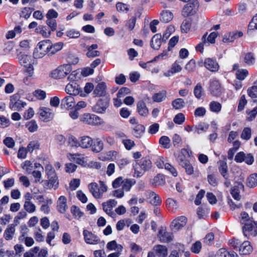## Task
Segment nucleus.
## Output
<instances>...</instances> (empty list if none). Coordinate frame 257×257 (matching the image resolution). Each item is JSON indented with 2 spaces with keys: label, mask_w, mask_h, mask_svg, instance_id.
<instances>
[{
  "label": "nucleus",
  "mask_w": 257,
  "mask_h": 257,
  "mask_svg": "<svg viewBox=\"0 0 257 257\" xmlns=\"http://www.w3.org/2000/svg\"><path fill=\"white\" fill-rule=\"evenodd\" d=\"M99 186L95 182L90 183L88 190L95 199H100L103 197V193L107 192V187L103 181L99 182Z\"/></svg>",
  "instance_id": "1"
},
{
  "label": "nucleus",
  "mask_w": 257,
  "mask_h": 257,
  "mask_svg": "<svg viewBox=\"0 0 257 257\" xmlns=\"http://www.w3.org/2000/svg\"><path fill=\"white\" fill-rule=\"evenodd\" d=\"M152 167V163L150 159L143 158L139 162H136L134 165L135 174L138 177L142 176L145 172L149 170Z\"/></svg>",
  "instance_id": "2"
},
{
  "label": "nucleus",
  "mask_w": 257,
  "mask_h": 257,
  "mask_svg": "<svg viewBox=\"0 0 257 257\" xmlns=\"http://www.w3.org/2000/svg\"><path fill=\"white\" fill-rule=\"evenodd\" d=\"M20 64L26 69L29 77H33L34 74L33 65L35 62L34 58L31 55L21 54L19 57Z\"/></svg>",
  "instance_id": "3"
},
{
  "label": "nucleus",
  "mask_w": 257,
  "mask_h": 257,
  "mask_svg": "<svg viewBox=\"0 0 257 257\" xmlns=\"http://www.w3.org/2000/svg\"><path fill=\"white\" fill-rule=\"evenodd\" d=\"M72 70V68L70 64L62 65L52 71L51 77L56 79H62L69 74Z\"/></svg>",
  "instance_id": "4"
},
{
  "label": "nucleus",
  "mask_w": 257,
  "mask_h": 257,
  "mask_svg": "<svg viewBox=\"0 0 257 257\" xmlns=\"http://www.w3.org/2000/svg\"><path fill=\"white\" fill-rule=\"evenodd\" d=\"M49 47H50V41L47 40L40 42L34 52V56L37 58H42L47 53L49 54Z\"/></svg>",
  "instance_id": "5"
},
{
  "label": "nucleus",
  "mask_w": 257,
  "mask_h": 257,
  "mask_svg": "<svg viewBox=\"0 0 257 257\" xmlns=\"http://www.w3.org/2000/svg\"><path fill=\"white\" fill-rule=\"evenodd\" d=\"M80 120L86 124L90 125H98L102 123V119L99 116L90 113L84 114L81 118Z\"/></svg>",
  "instance_id": "6"
},
{
  "label": "nucleus",
  "mask_w": 257,
  "mask_h": 257,
  "mask_svg": "<svg viewBox=\"0 0 257 257\" xmlns=\"http://www.w3.org/2000/svg\"><path fill=\"white\" fill-rule=\"evenodd\" d=\"M26 105V103L20 99V96L15 94L11 96L9 107L14 110H20Z\"/></svg>",
  "instance_id": "7"
},
{
  "label": "nucleus",
  "mask_w": 257,
  "mask_h": 257,
  "mask_svg": "<svg viewBox=\"0 0 257 257\" xmlns=\"http://www.w3.org/2000/svg\"><path fill=\"white\" fill-rule=\"evenodd\" d=\"M83 235L84 240L87 244L95 245L100 242V240L98 236L86 229L83 230Z\"/></svg>",
  "instance_id": "8"
},
{
  "label": "nucleus",
  "mask_w": 257,
  "mask_h": 257,
  "mask_svg": "<svg viewBox=\"0 0 257 257\" xmlns=\"http://www.w3.org/2000/svg\"><path fill=\"white\" fill-rule=\"evenodd\" d=\"M117 202L114 199H109L102 204L103 211L109 216L114 217L115 215L113 208L117 205Z\"/></svg>",
  "instance_id": "9"
},
{
  "label": "nucleus",
  "mask_w": 257,
  "mask_h": 257,
  "mask_svg": "<svg viewBox=\"0 0 257 257\" xmlns=\"http://www.w3.org/2000/svg\"><path fill=\"white\" fill-rule=\"evenodd\" d=\"M41 119L44 122H48L52 120L54 116V113L52 109L48 107H43L39 111Z\"/></svg>",
  "instance_id": "10"
},
{
  "label": "nucleus",
  "mask_w": 257,
  "mask_h": 257,
  "mask_svg": "<svg viewBox=\"0 0 257 257\" xmlns=\"http://www.w3.org/2000/svg\"><path fill=\"white\" fill-rule=\"evenodd\" d=\"M199 7V3L197 1H193L192 3L187 4L182 11L184 16L194 14Z\"/></svg>",
  "instance_id": "11"
},
{
  "label": "nucleus",
  "mask_w": 257,
  "mask_h": 257,
  "mask_svg": "<svg viewBox=\"0 0 257 257\" xmlns=\"http://www.w3.org/2000/svg\"><path fill=\"white\" fill-rule=\"evenodd\" d=\"M65 91L70 95H77L82 92L81 87L75 82L68 83L65 87Z\"/></svg>",
  "instance_id": "12"
},
{
  "label": "nucleus",
  "mask_w": 257,
  "mask_h": 257,
  "mask_svg": "<svg viewBox=\"0 0 257 257\" xmlns=\"http://www.w3.org/2000/svg\"><path fill=\"white\" fill-rule=\"evenodd\" d=\"M209 91L212 95L219 96L222 93V88L218 81L212 80L210 81Z\"/></svg>",
  "instance_id": "13"
},
{
  "label": "nucleus",
  "mask_w": 257,
  "mask_h": 257,
  "mask_svg": "<svg viewBox=\"0 0 257 257\" xmlns=\"http://www.w3.org/2000/svg\"><path fill=\"white\" fill-rule=\"evenodd\" d=\"M56 209L61 213H64L68 209L67 199L64 196H60L57 201Z\"/></svg>",
  "instance_id": "14"
},
{
  "label": "nucleus",
  "mask_w": 257,
  "mask_h": 257,
  "mask_svg": "<svg viewBox=\"0 0 257 257\" xmlns=\"http://www.w3.org/2000/svg\"><path fill=\"white\" fill-rule=\"evenodd\" d=\"M17 224H9L4 231L3 237L6 240H12L16 232Z\"/></svg>",
  "instance_id": "15"
},
{
  "label": "nucleus",
  "mask_w": 257,
  "mask_h": 257,
  "mask_svg": "<svg viewBox=\"0 0 257 257\" xmlns=\"http://www.w3.org/2000/svg\"><path fill=\"white\" fill-rule=\"evenodd\" d=\"M48 180H44L42 181L43 183L44 187L47 189H50L54 188L56 189L58 187V181L57 176L53 177L48 178Z\"/></svg>",
  "instance_id": "16"
},
{
  "label": "nucleus",
  "mask_w": 257,
  "mask_h": 257,
  "mask_svg": "<svg viewBox=\"0 0 257 257\" xmlns=\"http://www.w3.org/2000/svg\"><path fill=\"white\" fill-rule=\"evenodd\" d=\"M187 223V218L186 217L182 216L174 220L172 222L171 227L174 230H178L186 225Z\"/></svg>",
  "instance_id": "17"
},
{
  "label": "nucleus",
  "mask_w": 257,
  "mask_h": 257,
  "mask_svg": "<svg viewBox=\"0 0 257 257\" xmlns=\"http://www.w3.org/2000/svg\"><path fill=\"white\" fill-rule=\"evenodd\" d=\"M204 66L212 72H216L219 69V65L215 60L211 58H206L204 62Z\"/></svg>",
  "instance_id": "18"
},
{
  "label": "nucleus",
  "mask_w": 257,
  "mask_h": 257,
  "mask_svg": "<svg viewBox=\"0 0 257 257\" xmlns=\"http://www.w3.org/2000/svg\"><path fill=\"white\" fill-rule=\"evenodd\" d=\"M108 106V101L107 99H100L94 106L93 109L96 112L103 113Z\"/></svg>",
  "instance_id": "19"
},
{
  "label": "nucleus",
  "mask_w": 257,
  "mask_h": 257,
  "mask_svg": "<svg viewBox=\"0 0 257 257\" xmlns=\"http://www.w3.org/2000/svg\"><path fill=\"white\" fill-rule=\"evenodd\" d=\"M157 257H167L168 255V248L163 245L158 244L155 245L153 248Z\"/></svg>",
  "instance_id": "20"
},
{
  "label": "nucleus",
  "mask_w": 257,
  "mask_h": 257,
  "mask_svg": "<svg viewBox=\"0 0 257 257\" xmlns=\"http://www.w3.org/2000/svg\"><path fill=\"white\" fill-rule=\"evenodd\" d=\"M61 105L66 109H70L75 106L74 98L72 95L65 97L61 101Z\"/></svg>",
  "instance_id": "21"
},
{
  "label": "nucleus",
  "mask_w": 257,
  "mask_h": 257,
  "mask_svg": "<svg viewBox=\"0 0 257 257\" xmlns=\"http://www.w3.org/2000/svg\"><path fill=\"white\" fill-rule=\"evenodd\" d=\"M146 196L152 204L156 206L161 204V200L160 197L154 192L149 190L146 192Z\"/></svg>",
  "instance_id": "22"
},
{
  "label": "nucleus",
  "mask_w": 257,
  "mask_h": 257,
  "mask_svg": "<svg viewBox=\"0 0 257 257\" xmlns=\"http://www.w3.org/2000/svg\"><path fill=\"white\" fill-rule=\"evenodd\" d=\"M93 143V140L89 136H83L79 139V147L83 149L90 148Z\"/></svg>",
  "instance_id": "23"
},
{
  "label": "nucleus",
  "mask_w": 257,
  "mask_h": 257,
  "mask_svg": "<svg viewBox=\"0 0 257 257\" xmlns=\"http://www.w3.org/2000/svg\"><path fill=\"white\" fill-rule=\"evenodd\" d=\"M182 67L179 64V63L177 62H175L172 64L171 68L170 70L164 73V76L166 77H170L175 73L180 72L182 70Z\"/></svg>",
  "instance_id": "24"
},
{
  "label": "nucleus",
  "mask_w": 257,
  "mask_h": 257,
  "mask_svg": "<svg viewBox=\"0 0 257 257\" xmlns=\"http://www.w3.org/2000/svg\"><path fill=\"white\" fill-rule=\"evenodd\" d=\"M158 236L161 241L163 242H169L171 241L173 238L172 233L166 231L164 228L160 229Z\"/></svg>",
  "instance_id": "25"
},
{
  "label": "nucleus",
  "mask_w": 257,
  "mask_h": 257,
  "mask_svg": "<svg viewBox=\"0 0 257 257\" xmlns=\"http://www.w3.org/2000/svg\"><path fill=\"white\" fill-rule=\"evenodd\" d=\"M240 254L246 255L249 254L252 250V247L248 241H244L238 249Z\"/></svg>",
  "instance_id": "26"
},
{
  "label": "nucleus",
  "mask_w": 257,
  "mask_h": 257,
  "mask_svg": "<svg viewBox=\"0 0 257 257\" xmlns=\"http://www.w3.org/2000/svg\"><path fill=\"white\" fill-rule=\"evenodd\" d=\"M106 86L104 82H101L98 83L93 91V94L95 96H102L106 93Z\"/></svg>",
  "instance_id": "27"
},
{
  "label": "nucleus",
  "mask_w": 257,
  "mask_h": 257,
  "mask_svg": "<svg viewBox=\"0 0 257 257\" xmlns=\"http://www.w3.org/2000/svg\"><path fill=\"white\" fill-rule=\"evenodd\" d=\"M162 44V36L160 34L155 35L152 38L151 46L155 50H158Z\"/></svg>",
  "instance_id": "28"
},
{
  "label": "nucleus",
  "mask_w": 257,
  "mask_h": 257,
  "mask_svg": "<svg viewBox=\"0 0 257 257\" xmlns=\"http://www.w3.org/2000/svg\"><path fill=\"white\" fill-rule=\"evenodd\" d=\"M189 152H191L189 151V150H187L186 149H182L181 154L178 155L177 158V161L180 166H183V165H185L186 163L189 162L186 159L185 155L187 154L189 156Z\"/></svg>",
  "instance_id": "29"
},
{
  "label": "nucleus",
  "mask_w": 257,
  "mask_h": 257,
  "mask_svg": "<svg viewBox=\"0 0 257 257\" xmlns=\"http://www.w3.org/2000/svg\"><path fill=\"white\" fill-rule=\"evenodd\" d=\"M145 131V126L141 124H136L133 127V135L137 138H141Z\"/></svg>",
  "instance_id": "30"
},
{
  "label": "nucleus",
  "mask_w": 257,
  "mask_h": 257,
  "mask_svg": "<svg viewBox=\"0 0 257 257\" xmlns=\"http://www.w3.org/2000/svg\"><path fill=\"white\" fill-rule=\"evenodd\" d=\"M167 93L166 90H162L159 92L154 93L152 96V99L154 102H161L166 99Z\"/></svg>",
  "instance_id": "31"
},
{
  "label": "nucleus",
  "mask_w": 257,
  "mask_h": 257,
  "mask_svg": "<svg viewBox=\"0 0 257 257\" xmlns=\"http://www.w3.org/2000/svg\"><path fill=\"white\" fill-rule=\"evenodd\" d=\"M137 110L142 116H146L149 114V110L146 104L143 101H140L137 103Z\"/></svg>",
  "instance_id": "32"
},
{
  "label": "nucleus",
  "mask_w": 257,
  "mask_h": 257,
  "mask_svg": "<svg viewBox=\"0 0 257 257\" xmlns=\"http://www.w3.org/2000/svg\"><path fill=\"white\" fill-rule=\"evenodd\" d=\"M68 157L70 160L75 162V163L82 165L84 163V158L83 155L80 154H69Z\"/></svg>",
  "instance_id": "33"
},
{
  "label": "nucleus",
  "mask_w": 257,
  "mask_h": 257,
  "mask_svg": "<svg viewBox=\"0 0 257 257\" xmlns=\"http://www.w3.org/2000/svg\"><path fill=\"white\" fill-rule=\"evenodd\" d=\"M117 155V152L115 151H110L105 153L101 154L99 159L102 161H107L113 160V158H115Z\"/></svg>",
  "instance_id": "34"
},
{
  "label": "nucleus",
  "mask_w": 257,
  "mask_h": 257,
  "mask_svg": "<svg viewBox=\"0 0 257 257\" xmlns=\"http://www.w3.org/2000/svg\"><path fill=\"white\" fill-rule=\"evenodd\" d=\"M243 61L248 66L253 65L255 61L254 54L251 52L245 53L243 57Z\"/></svg>",
  "instance_id": "35"
},
{
  "label": "nucleus",
  "mask_w": 257,
  "mask_h": 257,
  "mask_svg": "<svg viewBox=\"0 0 257 257\" xmlns=\"http://www.w3.org/2000/svg\"><path fill=\"white\" fill-rule=\"evenodd\" d=\"M219 167V171L224 179H227L229 177L228 174V167L225 162L220 161Z\"/></svg>",
  "instance_id": "36"
},
{
  "label": "nucleus",
  "mask_w": 257,
  "mask_h": 257,
  "mask_svg": "<svg viewBox=\"0 0 257 257\" xmlns=\"http://www.w3.org/2000/svg\"><path fill=\"white\" fill-rule=\"evenodd\" d=\"M150 183L155 186H163L165 184V179L163 175L159 174L150 180Z\"/></svg>",
  "instance_id": "37"
},
{
  "label": "nucleus",
  "mask_w": 257,
  "mask_h": 257,
  "mask_svg": "<svg viewBox=\"0 0 257 257\" xmlns=\"http://www.w3.org/2000/svg\"><path fill=\"white\" fill-rule=\"evenodd\" d=\"M92 145L91 151L97 153L101 151L103 148V143L99 139H97Z\"/></svg>",
  "instance_id": "38"
},
{
  "label": "nucleus",
  "mask_w": 257,
  "mask_h": 257,
  "mask_svg": "<svg viewBox=\"0 0 257 257\" xmlns=\"http://www.w3.org/2000/svg\"><path fill=\"white\" fill-rule=\"evenodd\" d=\"M63 47V43L62 42L56 43L53 45L50 42V47H49V55H53L55 54L57 52L61 50Z\"/></svg>",
  "instance_id": "39"
},
{
  "label": "nucleus",
  "mask_w": 257,
  "mask_h": 257,
  "mask_svg": "<svg viewBox=\"0 0 257 257\" xmlns=\"http://www.w3.org/2000/svg\"><path fill=\"white\" fill-rule=\"evenodd\" d=\"M209 128V124L205 122H200L194 126V133L200 134L206 132Z\"/></svg>",
  "instance_id": "40"
},
{
  "label": "nucleus",
  "mask_w": 257,
  "mask_h": 257,
  "mask_svg": "<svg viewBox=\"0 0 257 257\" xmlns=\"http://www.w3.org/2000/svg\"><path fill=\"white\" fill-rule=\"evenodd\" d=\"M106 247L109 250H114L117 252H120L122 250V246L120 244H117L115 240L108 242L106 245Z\"/></svg>",
  "instance_id": "41"
},
{
  "label": "nucleus",
  "mask_w": 257,
  "mask_h": 257,
  "mask_svg": "<svg viewBox=\"0 0 257 257\" xmlns=\"http://www.w3.org/2000/svg\"><path fill=\"white\" fill-rule=\"evenodd\" d=\"M246 185L250 188H254L257 185V173L251 174L246 180Z\"/></svg>",
  "instance_id": "42"
},
{
  "label": "nucleus",
  "mask_w": 257,
  "mask_h": 257,
  "mask_svg": "<svg viewBox=\"0 0 257 257\" xmlns=\"http://www.w3.org/2000/svg\"><path fill=\"white\" fill-rule=\"evenodd\" d=\"M243 185L242 184H239L237 186H234L231 188L230 193L232 197L236 200H239L241 198V196L239 195V188H243Z\"/></svg>",
  "instance_id": "43"
},
{
  "label": "nucleus",
  "mask_w": 257,
  "mask_h": 257,
  "mask_svg": "<svg viewBox=\"0 0 257 257\" xmlns=\"http://www.w3.org/2000/svg\"><path fill=\"white\" fill-rule=\"evenodd\" d=\"M194 94L195 97L198 99H201L204 95L203 88L200 83H198L194 89Z\"/></svg>",
  "instance_id": "44"
},
{
  "label": "nucleus",
  "mask_w": 257,
  "mask_h": 257,
  "mask_svg": "<svg viewBox=\"0 0 257 257\" xmlns=\"http://www.w3.org/2000/svg\"><path fill=\"white\" fill-rule=\"evenodd\" d=\"M19 240L20 242H24L27 246H32L34 244V240L31 237L24 236V234H22L19 237Z\"/></svg>",
  "instance_id": "45"
},
{
  "label": "nucleus",
  "mask_w": 257,
  "mask_h": 257,
  "mask_svg": "<svg viewBox=\"0 0 257 257\" xmlns=\"http://www.w3.org/2000/svg\"><path fill=\"white\" fill-rule=\"evenodd\" d=\"M221 104L219 102L215 101L210 102L209 104L210 110L215 113L219 112L221 109Z\"/></svg>",
  "instance_id": "46"
},
{
  "label": "nucleus",
  "mask_w": 257,
  "mask_h": 257,
  "mask_svg": "<svg viewBox=\"0 0 257 257\" xmlns=\"http://www.w3.org/2000/svg\"><path fill=\"white\" fill-rule=\"evenodd\" d=\"M173 18V14L169 11H163L161 14V21L164 23H168Z\"/></svg>",
  "instance_id": "47"
},
{
  "label": "nucleus",
  "mask_w": 257,
  "mask_h": 257,
  "mask_svg": "<svg viewBox=\"0 0 257 257\" xmlns=\"http://www.w3.org/2000/svg\"><path fill=\"white\" fill-rule=\"evenodd\" d=\"M136 183V181L133 179H127L123 181L122 189L126 191H130L132 187Z\"/></svg>",
  "instance_id": "48"
},
{
  "label": "nucleus",
  "mask_w": 257,
  "mask_h": 257,
  "mask_svg": "<svg viewBox=\"0 0 257 257\" xmlns=\"http://www.w3.org/2000/svg\"><path fill=\"white\" fill-rule=\"evenodd\" d=\"M36 32L37 33L41 34L44 37L48 38L50 36L51 32L46 27L40 26L36 29Z\"/></svg>",
  "instance_id": "49"
},
{
  "label": "nucleus",
  "mask_w": 257,
  "mask_h": 257,
  "mask_svg": "<svg viewBox=\"0 0 257 257\" xmlns=\"http://www.w3.org/2000/svg\"><path fill=\"white\" fill-rule=\"evenodd\" d=\"M24 208L27 212L32 213L35 212L36 206L32 202H24Z\"/></svg>",
  "instance_id": "50"
},
{
  "label": "nucleus",
  "mask_w": 257,
  "mask_h": 257,
  "mask_svg": "<svg viewBox=\"0 0 257 257\" xmlns=\"http://www.w3.org/2000/svg\"><path fill=\"white\" fill-rule=\"evenodd\" d=\"M171 140L167 136H162L159 140V143L165 149H169L170 147Z\"/></svg>",
  "instance_id": "51"
},
{
  "label": "nucleus",
  "mask_w": 257,
  "mask_h": 257,
  "mask_svg": "<svg viewBox=\"0 0 257 257\" xmlns=\"http://www.w3.org/2000/svg\"><path fill=\"white\" fill-rule=\"evenodd\" d=\"M26 126L28 128L29 131L31 133H33L37 131L38 128V125L36 121L34 120H32L30 121H28L26 124Z\"/></svg>",
  "instance_id": "52"
},
{
  "label": "nucleus",
  "mask_w": 257,
  "mask_h": 257,
  "mask_svg": "<svg viewBox=\"0 0 257 257\" xmlns=\"http://www.w3.org/2000/svg\"><path fill=\"white\" fill-rule=\"evenodd\" d=\"M71 212L74 218L77 219L80 218L83 215V212L80 211L79 208L75 205H73L71 207Z\"/></svg>",
  "instance_id": "53"
},
{
  "label": "nucleus",
  "mask_w": 257,
  "mask_h": 257,
  "mask_svg": "<svg viewBox=\"0 0 257 257\" xmlns=\"http://www.w3.org/2000/svg\"><path fill=\"white\" fill-rule=\"evenodd\" d=\"M248 72L246 69H239L236 72V77L238 80H243L248 75Z\"/></svg>",
  "instance_id": "54"
},
{
  "label": "nucleus",
  "mask_w": 257,
  "mask_h": 257,
  "mask_svg": "<svg viewBox=\"0 0 257 257\" xmlns=\"http://www.w3.org/2000/svg\"><path fill=\"white\" fill-rule=\"evenodd\" d=\"M185 102L183 99L177 98L173 100L172 102V105L176 109H181L184 107Z\"/></svg>",
  "instance_id": "55"
},
{
  "label": "nucleus",
  "mask_w": 257,
  "mask_h": 257,
  "mask_svg": "<svg viewBox=\"0 0 257 257\" xmlns=\"http://www.w3.org/2000/svg\"><path fill=\"white\" fill-rule=\"evenodd\" d=\"M207 36V33H205L202 38V42L198 44L197 46L196 47V50L197 51H199L201 53L203 52L204 47L205 46H208L207 44V42H206V37Z\"/></svg>",
  "instance_id": "56"
},
{
  "label": "nucleus",
  "mask_w": 257,
  "mask_h": 257,
  "mask_svg": "<svg viewBox=\"0 0 257 257\" xmlns=\"http://www.w3.org/2000/svg\"><path fill=\"white\" fill-rule=\"evenodd\" d=\"M217 36V33L216 32H212L209 36L206 37V42H207V45L210 44H214L215 42V38Z\"/></svg>",
  "instance_id": "57"
},
{
  "label": "nucleus",
  "mask_w": 257,
  "mask_h": 257,
  "mask_svg": "<svg viewBox=\"0 0 257 257\" xmlns=\"http://www.w3.org/2000/svg\"><path fill=\"white\" fill-rule=\"evenodd\" d=\"M234 33L230 32L225 34L223 37V42L224 43H230L234 41Z\"/></svg>",
  "instance_id": "58"
},
{
  "label": "nucleus",
  "mask_w": 257,
  "mask_h": 257,
  "mask_svg": "<svg viewBox=\"0 0 257 257\" xmlns=\"http://www.w3.org/2000/svg\"><path fill=\"white\" fill-rule=\"evenodd\" d=\"M68 143L72 147L77 148L79 147V140L78 141L77 139L73 136H71L69 137Z\"/></svg>",
  "instance_id": "59"
},
{
  "label": "nucleus",
  "mask_w": 257,
  "mask_h": 257,
  "mask_svg": "<svg viewBox=\"0 0 257 257\" xmlns=\"http://www.w3.org/2000/svg\"><path fill=\"white\" fill-rule=\"evenodd\" d=\"M185 118L184 115L182 113H178L174 118V122L178 124H182L185 121Z\"/></svg>",
  "instance_id": "60"
},
{
  "label": "nucleus",
  "mask_w": 257,
  "mask_h": 257,
  "mask_svg": "<svg viewBox=\"0 0 257 257\" xmlns=\"http://www.w3.org/2000/svg\"><path fill=\"white\" fill-rule=\"evenodd\" d=\"M241 138L245 140H248L251 138V129L249 127H245L241 135Z\"/></svg>",
  "instance_id": "61"
},
{
  "label": "nucleus",
  "mask_w": 257,
  "mask_h": 257,
  "mask_svg": "<svg viewBox=\"0 0 257 257\" xmlns=\"http://www.w3.org/2000/svg\"><path fill=\"white\" fill-rule=\"evenodd\" d=\"M159 123H154L149 126L148 132L151 135L156 134L159 131Z\"/></svg>",
  "instance_id": "62"
},
{
  "label": "nucleus",
  "mask_w": 257,
  "mask_h": 257,
  "mask_svg": "<svg viewBox=\"0 0 257 257\" xmlns=\"http://www.w3.org/2000/svg\"><path fill=\"white\" fill-rule=\"evenodd\" d=\"M116 8L120 12H127L130 9L128 6L121 3H117L116 5Z\"/></svg>",
  "instance_id": "63"
},
{
  "label": "nucleus",
  "mask_w": 257,
  "mask_h": 257,
  "mask_svg": "<svg viewBox=\"0 0 257 257\" xmlns=\"http://www.w3.org/2000/svg\"><path fill=\"white\" fill-rule=\"evenodd\" d=\"M248 95L251 98H257V86H253L247 90Z\"/></svg>",
  "instance_id": "64"
}]
</instances>
